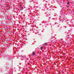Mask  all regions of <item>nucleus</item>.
I'll return each mask as SVG.
<instances>
[{"label": "nucleus", "instance_id": "obj_5", "mask_svg": "<svg viewBox=\"0 0 74 74\" xmlns=\"http://www.w3.org/2000/svg\"><path fill=\"white\" fill-rule=\"evenodd\" d=\"M22 9H23V8H21V9H20L21 11H22Z\"/></svg>", "mask_w": 74, "mask_h": 74}, {"label": "nucleus", "instance_id": "obj_8", "mask_svg": "<svg viewBox=\"0 0 74 74\" xmlns=\"http://www.w3.org/2000/svg\"><path fill=\"white\" fill-rule=\"evenodd\" d=\"M8 58H9V59H10V57H8Z\"/></svg>", "mask_w": 74, "mask_h": 74}, {"label": "nucleus", "instance_id": "obj_9", "mask_svg": "<svg viewBox=\"0 0 74 74\" xmlns=\"http://www.w3.org/2000/svg\"><path fill=\"white\" fill-rule=\"evenodd\" d=\"M21 5H20V6H21Z\"/></svg>", "mask_w": 74, "mask_h": 74}, {"label": "nucleus", "instance_id": "obj_1", "mask_svg": "<svg viewBox=\"0 0 74 74\" xmlns=\"http://www.w3.org/2000/svg\"><path fill=\"white\" fill-rule=\"evenodd\" d=\"M8 42H7V41H6L5 44H6V45H8Z\"/></svg>", "mask_w": 74, "mask_h": 74}, {"label": "nucleus", "instance_id": "obj_3", "mask_svg": "<svg viewBox=\"0 0 74 74\" xmlns=\"http://www.w3.org/2000/svg\"><path fill=\"white\" fill-rule=\"evenodd\" d=\"M45 45H46V46L47 45V43H45Z\"/></svg>", "mask_w": 74, "mask_h": 74}, {"label": "nucleus", "instance_id": "obj_2", "mask_svg": "<svg viewBox=\"0 0 74 74\" xmlns=\"http://www.w3.org/2000/svg\"><path fill=\"white\" fill-rule=\"evenodd\" d=\"M40 48H41V50H42V49L43 48V47H42V46H41V47H40Z\"/></svg>", "mask_w": 74, "mask_h": 74}, {"label": "nucleus", "instance_id": "obj_7", "mask_svg": "<svg viewBox=\"0 0 74 74\" xmlns=\"http://www.w3.org/2000/svg\"><path fill=\"white\" fill-rule=\"evenodd\" d=\"M4 43L5 44V42H4Z\"/></svg>", "mask_w": 74, "mask_h": 74}, {"label": "nucleus", "instance_id": "obj_4", "mask_svg": "<svg viewBox=\"0 0 74 74\" xmlns=\"http://www.w3.org/2000/svg\"><path fill=\"white\" fill-rule=\"evenodd\" d=\"M33 54L34 55H35V53H34V52H33Z\"/></svg>", "mask_w": 74, "mask_h": 74}, {"label": "nucleus", "instance_id": "obj_6", "mask_svg": "<svg viewBox=\"0 0 74 74\" xmlns=\"http://www.w3.org/2000/svg\"><path fill=\"white\" fill-rule=\"evenodd\" d=\"M70 3H69V2H68L67 3V4L68 5H69V4Z\"/></svg>", "mask_w": 74, "mask_h": 74}]
</instances>
